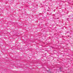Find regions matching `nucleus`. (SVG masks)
Here are the masks:
<instances>
[{"label": "nucleus", "mask_w": 73, "mask_h": 73, "mask_svg": "<svg viewBox=\"0 0 73 73\" xmlns=\"http://www.w3.org/2000/svg\"><path fill=\"white\" fill-rule=\"evenodd\" d=\"M62 67H60L59 68V69H60V70H61V69H62Z\"/></svg>", "instance_id": "nucleus-1"}, {"label": "nucleus", "mask_w": 73, "mask_h": 73, "mask_svg": "<svg viewBox=\"0 0 73 73\" xmlns=\"http://www.w3.org/2000/svg\"><path fill=\"white\" fill-rule=\"evenodd\" d=\"M60 72H62V70H60Z\"/></svg>", "instance_id": "nucleus-2"}, {"label": "nucleus", "mask_w": 73, "mask_h": 73, "mask_svg": "<svg viewBox=\"0 0 73 73\" xmlns=\"http://www.w3.org/2000/svg\"><path fill=\"white\" fill-rule=\"evenodd\" d=\"M47 11H49V10H47Z\"/></svg>", "instance_id": "nucleus-3"}, {"label": "nucleus", "mask_w": 73, "mask_h": 73, "mask_svg": "<svg viewBox=\"0 0 73 73\" xmlns=\"http://www.w3.org/2000/svg\"><path fill=\"white\" fill-rule=\"evenodd\" d=\"M50 73H51V72H50Z\"/></svg>", "instance_id": "nucleus-4"}]
</instances>
